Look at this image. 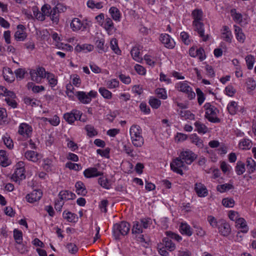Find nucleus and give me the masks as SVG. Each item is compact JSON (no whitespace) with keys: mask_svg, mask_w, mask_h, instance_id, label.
I'll return each mask as SVG.
<instances>
[{"mask_svg":"<svg viewBox=\"0 0 256 256\" xmlns=\"http://www.w3.org/2000/svg\"><path fill=\"white\" fill-rule=\"evenodd\" d=\"M166 234L168 237L164 238L162 239V242L160 244H162L167 250L172 252L175 250L176 246L170 238L176 240L178 242L181 240L182 238L179 235L170 231L166 232Z\"/></svg>","mask_w":256,"mask_h":256,"instance_id":"obj_1","label":"nucleus"},{"mask_svg":"<svg viewBox=\"0 0 256 256\" xmlns=\"http://www.w3.org/2000/svg\"><path fill=\"white\" fill-rule=\"evenodd\" d=\"M130 226L126 222L123 221L114 226L113 230L116 238H118L120 235H126L130 231Z\"/></svg>","mask_w":256,"mask_h":256,"instance_id":"obj_2","label":"nucleus"},{"mask_svg":"<svg viewBox=\"0 0 256 256\" xmlns=\"http://www.w3.org/2000/svg\"><path fill=\"white\" fill-rule=\"evenodd\" d=\"M204 108L206 110L205 117L210 122L218 123L220 122V119L216 117V112L218 111L216 108L212 106L210 103H206Z\"/></svg>","mask_w":256,"mask_h":256,"instance_id":"obj_3","label":"nucleus"},{"mask_svg":"<svg viewBox=\"0 0 256 256\" xmlns=\"http://www.w3.org/2000/svg\"><path fill=\"white\" fill-rule=\"evenodd\" d=\"M24 166V164L23 162L20 161L16 164L14 172L12 176V179L14 181L20 182L26 178Z\"/></svg>","mask_w":256,"mask_h":256,"instance_id":"obj_4","label":"nucleus"},{"mask_svg":"<svg viewBox=\"0 0 256 256\" xmlns=\"http://www.w3.org/2000/svg\"><path fill=\"white\" fill-rule=\"evenodd\" d=\"M170 168L173 172L182 175V170H186L187 166L183 160L178 156V157L176 158L171 162Z\"/></svg>","mask_w":256,"mask_h":256,"instance_id":"obj_5","label":"nucleus"},{"mask_svg":"<svg viewBox=\"0 0 256 256\" xmlns=\"http://www.w3.org/2000/svg\"><path fill=\"white\" fill-rule=\"evenodd\" d=\"M176 88L180 92L186 93L190 100H192L196 97V94L192 90V88L186 82H180L176 85Z\"/></svg>","mask_w":256,"mask_h":256,"instance_id":"obj_6","label":"nucleus"},{"mask_svg":"<svg viewBox=\"0 0 256 256\" xmlns=\"http://www.w3.org/2000/svg\"><path fill=\"white\" fill-rule=\"evenodd\" d=\"M179 156L186 164H190L196 159L197 156L192 150H186L180 152Z\"/></svg>","mask_w":256,"mask_h":256,"instance_id":"obj_7","label":"nucleus"},{"mask_svg":"<svg viewBox=\"0 0 256 256\" xmlns=\"http://www.w3.org/2000/svg\"><path fill=\"white\" fill-rule=\"evenodd\" d=\"M82 112L76 110H73L70 112H67L64 114V118L69 124H73L78 118H80Z\"/></svg>","mask_w":256,"mask_h":256,"instance_id":"obj_8","label":"nucleus"},{"mask_svg":"<svg viewBox=\"0 0 256 256\" xmlns=\"http://www.w3.org/2000/svg\"><path fill=\"white\" fill-rule=\"evenodd\" d=\"M192 25L194 28V30L196 32L199 36L202 38L204 42L207 41L209 38L208 34H204V25L202 22H193Z\"/></svg>","mask_w":256,"mask_h":256,"instance_id":"obj_9","label":"nucleus"},{"mask_svg":"<svg viewBox=\"0 0 256 256\" xmlns=\"http://www.w3.org/2000/svg\"><path fill=\"white\" fill-rule=\"evenodd\" d=\"M218 228L219 232L224 236H228L231 232L230 224L223 219L219 220V226Z\"/></svg>","mask_w":256,"mask_h":256,"instance_id":"obj_10","label":"nucleus"},{"mask_svg":"<svg viewBox=\"0 0 256 256\" xmlns=\"http://www.w3.org/2000/svg\"><path fill=\"white\" fill-rule=\"evenodd\" d=\"M32 129L31 126L26 123L21 124L18 127V133L26 138L31 136Z\"/></svg>","mask_w":256,"mask_h":256,"instance_id":"obj_11","label":"nucleus"},{"mask_svg":"<svg viewBox=\"0 0 256 256\" xmlns=\"http://www.w3.org/2000/svg\"><path fill=\"white\" fill-rule=\"evenodd\" d=\"M160 40L166 48L172 49L175 46V42L168 34H161Z\"/></svg>","mask_w":256,"mask_h":256,"instance_id":"obj_12","label":"nucleus"},{"mask_svg":"<svg viewBox=\"0 0 256 256\" xmlns=\"http://www.w3.org/2000/svg\"><path fill=\"white\" fill-rule=\"evenodd\" d=\"M84 176L87 178H96L103 175V172L98 171L95 167H90L86 169L84 172Z\"/></svg>","mask_w":256,"mask_h":256,"instance_id":"obj_13","label":"nucleus"},{"mask_svg":"<svg viewBox=\"0 0 256 256\" xmlns=\"http://www.w3.org/2000/svg\"><path fill=\"white\" fill-rule=\"evenodd\" d=\"M42 196V192L40 190H34L31 193L28 194L26 198L30 203H34L38 201Z\"/></svg>","mask_w":256,"mask_h":256,"instance_id":"obj_14","label":"nucleus"},{"mask_svg":"<svg viewBox=\"0 0 256 256\" xmlns=\"http://www.w3.org/2000/svg\"><path fill=\"white\" fill-rule=\"evenodd\" d=\"M194 190L200 197H205L208 196V192L206 186L202 183L195 184Z\"/></svg>","mask_w":256,"mask_h":256,"instance_id":"obj_15","label":"nucleus"},{"mask_svg":"<svg viewBox=\"0 0 256 256\" xmlns=\"http://www.w3.org/2000/svg\"><path fill=\"white\" fill-rule=\"evenodd\" d=\"M18 30L15 32L14 37L17 40L23 41L26 37V34L24 32V26L22 24L17 26Z\"/></svg>","mask_w":256,"mask_h":256,"instance_id":"obj_16","label":"nucleus"},{"mask_svg":"<svg viewBox=\"0 0 256 256\" xmlns=\"http://www.w3.org/2000/svg\"><path fill=\"white\" fill-rule=\"evenodd\" d=\"M80 102L84 104H88L90 102L92 99L84 92H76L74 94Z\"/></svg>","mask_w":256,"mask_h":256,"instance_id":"obj_17","label":"nucleus"},{"mask_svg":"<svg viewBox=\"0 0 256 256\" xmlns=\"http://www.w3.org/2000/svg\"><path fill=\"white\" fill-rule=\"evenodd\" d=\"M76 196L74 193L66 190H62L58 194L59 198L63 201L74 200Z\"/></svg>","mask_w":256,"mask_h":256,"instance_id":"obj_18","label":"nucleus"},{"mask_svg":"<svg viewBox=\"0 0 256 256\" xmlns=\"http://www.w3.org/2000/svg\"><path fill=\"white\" fill-rule=\"evenodd\" d=\"M228 217L230 220L235 222L236 226L239 229L240 228V217L238 212L230 210L228 213Z\"/></svg>","mask_w":256,"mask_h":256,"instance_id":"obj_19","label":"nucleus"},{"mask_svg":"<svg viewBox=\"0 0 256 256\" xmlns=\"http://www.w3.org/2000/svg\"><path fill=\"white\" fill-rule=\"evenodd\" d=\"M109 12L114 21L120 22V20L121 14L117 8L114 6L111 7L109 10Z\"/></svg>","mask_w":256,"mask_h":256,"instance_id":"obj_20","label":"nucleus"},{"mask_svg":"<svg viewBox=\"0 0 256 256\" xmlns=\"http://www.w3.org/2000/svg\"><path fill=\"white\" fill-rule=\"evenodd\" d=\"M130 138L142 136V130L139 126L134 124L130 128Z\"/></svg>","mask_w":256,"mask_h":256,"instance_id":"obj_21","label":"nucleus"},{"mask_svg":"<svg viewBox=\"0 0 256 256\" xmlns=\"http://www.w3.org/2000/svg\"><path fill=\"white\" fill-rule=\"evenodd\" d=\"M107 32L108 34H110L112 30L114 29V24L112 20L106 16L104 22L103 26H102Z\"/></svg>","mask_w":256,"mask_h":256,"instance_id":"obj_22","label":"nucleus"},{"mask_svg":"<svg viewBox=\"0 0 256 256\" xmlns=\"http://www.w3.org/2000/svg\"><path fill=\"white\" fill-rule=\"evenodd\" d=\"M10 164L6 152L4 150H0V164L3 167H6Z\"/></svg>","mask_w":256,"mask_h":256,"instance_id":"obj_23","label":"nucleus"},{"mask_svg":"<svg viewBox=\"0 0 256 256\" xmlns=\"http://www.w3.org/2000/svg\"><path fill=\"white\" fill-rule=\"evenodd\" d=\"M178 114L184 120H192L194 119V114L188 110H178Z\"/></svg>","mask_w":256,"mask_h":256,"instance_id":"obj_24","label":"nucleus"},{"mask_svg":"<svg viewBox=\"0 0 256 256\" xmlns=\"http://www.w3.org/2000/svg\"><path fill=\"white\" fill-rule=\"evenodd\" d=\"M75 187L76 188V192L78 195L86 196L87 194V190L82 182L80 181L76 182Z\"/></svg>","mask_w":256,"mask_h":256,"instance_id":"obj_25","label":"nucleus"},{"mask_svg":"<svg viewBox=\"0 0 256 256\" xmlns=\"http://www.w3.org/2000/svg\"><path fill=\"white\" fill-rule=\"evenodd\" d=\"M58 7H54L50 10V18L53 23L57 24L59 22V12Z\"/></svg>","mask_w":256,"mask_h":256,"instance_id":"obj_26","label":"nucleus"},{"mask_svg":"<svg viewBox=\"0 0 256 256\" xmlns=\"http://www.w3.org/2000/svg\"><path fill=\"white\" fill-rule=\"evenodd\" d=\"M83 24L81 20L78 18H74L72 20L70 26L73 31H78L82 27Z\"/></svg>","mask_w":256,"mask_h":256,"instance_id":"obj_27","label":"nucleus"},{"mask_svg":"<svg viewBox=\"0 0 256 256\" xmlns=\"http://www.w3.org/2000/svg\"><path fill=\"white\" fill-rule=\"evenodd\" d=\"M131 55L134 60L138 62H141L142 60V56L140 54V51L138 47H133L130 51Z\"/></svg>","mask_w":256,"mask_h":256,"instance_id":"obj_28","label":"nucleus"},{"mask_svg":"<svg viewBox=\"0 0 256 256\" xmlns=\"http://www.w3.org/2000/svg\"><path fill=\"white\" fill-rule=\"evenodd\" d=\"M180 230L182 234L190 236L192 234L190 226L186 223H182L180 226Z\"/></svg>","mask_w":256,"mask_h":256,"instance_id":"obj_29","label":"nucleus"},{"mask_svg":"<svg viewBox=\"0 0 256 256\" xmlns=\"http://www.w3.org/2000/svg\"><path fill=\"white\" fill-rule=\"evenodd\" d=\"M130 139L133 146L136 148H140L144 144V139L142 136L132 137L130 138Z\"/></svg>","mask_w":256,"mask_h":256,"instance_id":"obj_30","label":"nucleus"},{"mask_svg":"<svg viewBox=\"0 0 256 256\" xmlns=\"http://www.w3.org/2000/svg\"><path fill=\"white\" fill-rule=\"evenodd\" d=\"M38 154L36 152L32 150L27 151L24 154L27 160L33 162H36L38 160Z\"/></svg>","mask_w":256,"mask_h":256,"instance_id":"obj_31","label":"nucleus"},{"mask_svg":"<svg viewBox=\"0 0 256 256\" xmlns=\"http://www.w3.org/2000/svg\"><path fill=\"white\" fill-rule=\"evenodd\" d=\"M222 38L226 42H230L232 38L231 32L229 28L227 26L223 27V32L222 33Z\"/></svg>","mask_w":256,"mask_h":256,"instance_id":"obj_32","label":"nucleus"},{"mask_svg":"<svg viewBox=\"0 0 256 256\" xmlns=\"http://www.w3.org/2000/svg\"><path fill=\"white\" fill-rule=\"evenodd\" d=\"M96 44L97 48L98 49L99 53H102L107 50L108 46L104 45V40L102 38L96 40Z\"/></svg>","mask_w":256,"mask_h":256,"instance_id":"obj_33","label":"nucleus"},{"mask_svg":"<svg viewBox=\"0 0 256 256\" xmlns=\"http://www.w3.org/2000/svg\"><path fill=\"white\" fill-rule=\"evenodd\" d=\"M194 126L196 128L197 132L199 134H206L208 132V128L204 124L200 122H196L194 123Z\"/></svg>","mask_w":256,"mask_h":256,"instance_id":"obj_34","label":"nucleus"},{"mask_svg":"<svg viewBox=\"0 0 256 256\" xmlns=\"http://www.w3.org/2000/svg\"><path fill=\"white\" fill-rule=\"evenodd\" d=\"M98 184L103 188L109 190L110 188V184L107 178L104 176L98 178Z\"/></svg>","mask_w":256,"mask_h":256,"instance_id":"obj_35","label":"nucleus"},{"mask_svg":"<svg viewBox=\"0 0 256 256\" xmlns=\"http://www.w3.org/2000/svg\"><path fill=\"white\" fill-rule=\"evenodd\" d=\"M142 227L140 222L136 221L134 222L133 227L132 228V233L134 234H139L142 232Z\"/></svg>","mask_w":256,"mask_h":256,"instance_id":"obj_36","label":"nucleus"},{"mask_svg":"<svg viewBox=\"0 0 256 256\" xmlns=\"http://www.w3.org/2000/svg\"><path fill=\"white\" fill-rule=\"evenodd\" d=\"M63 216L68 222H75L78 218L76 214L69 212H66V211L63 212Z\"/></svg>","mask_w":256,"mask_h":256,"instance_id":"obj_37","label":"nucleus"},{"mask_svg":"<svg viewBox=\"0 0 256 256\" xmlns=\"http://www.w3.org/2000/svg\"><path fill=\"white\" fill-rule=\"evenodd\" d=\"M2 140L6 146L9 149L11 150L14 148V143L12 140L10 136L6 134L2 136Z\"/></svg>","mask_w":256,"mask_h":256,"instance_id":"obj_38","label":"nucleus"},{"mask_svg":"<svg viewBox=\"0 0 256 256\" xmlns=\"http://www.w3.org/2000/svg\"><path fill=\"white\" fill-rule=\"evenodd\" d=\"M28 88L31 89L34 93H38L45 90V88L44 86H36L33 83L28 84Z\"/></svg>","mask_w":256,"mask_h":256,"instance_id":"obj_39","label":"nucleus"},{"mask_svg":"<svg viewBox=\"0 0 256 256\" xmlns=\"http://www.w3.org/2000/svg\"><path fill=\"white\" fill-rule=\"evenodd\" d=\"M99 92L106 99L110 100L112 98V93L104 87H100L98 90Z\"/></svg>","mask_w":256,"mask_h":256,"instance_id":"obj_40","label":"nucleus"},{"mask_svg":"<svg viewBox=\"0 0 256 256\" xmlns=\"http://www.w3.org/2000/svg\"><path fill=\"white\" fill-rule=\"evenodd\" d=\"M46 78L51 87H54L57 84L58 80L53 74L48 73Z\"/></svg>","mask_w":256,"mask_h":256,"instance_id":"obj_41","label":"nucleus"},{"mask_svg":"<svg viewBox=\"0 0 256 256\" xmlns=\"http://www.w3.org/2000/svg\"><path fill=\"white\" fill-rule=\"evenodd\" d=\"M192 16L194 19L193 22H201L202 20V12L200 10H194L192 12Z\"/></svg>","mask_w":256,"mask_h":256,"instance_id":"obj_42","label":"nucleus"},{"mask_svg":"<svg viewBox=\"0 0 256 256\" xmlns=\"http://www.w3.org/2000/svg\"><path fill=\"white\" fill-rule=\"evenodd\" d=\"M14 238L16 244L22 242V232L17 229L14 230Z\"/></svg>","mask_w":256,"mask_h":256,"instance_id":"obj_43","label":"nucleus"},{"mask_svg":"<svg viewBox=\"0 0 256 256\" xmlns=\"http://www.w3.org/2000/svg\"><path fill=\"white\" fill-rule=\"evenodd\" d=\"M246 168L249 173H252L256 170L255 162L252 158L247 160Z\"/></svg>","mask_w":256,"mask_h":256,"instance_id":"obj_44","label":"nucleus"},{"mask_svg":"<svg viewBox=\"0 0 256 256\" xmlns=\"http://www.w3.org/2000/svg\"><path fill=\"white\" fill-rule=\"evenodd\" d=\"M238 104L235 102H231L228 106L227 109L230 114H234L238 110Z\"/></svg>","mask_w":256,"mask_h":256,"instance_id":"obj_45","label":"nucleus"},{"mask_svg":"<svg viewBox=\"0 0 256 256\" xmlns=\"http://www.w3.org/2000/svg\"><path fill=\"white\" fill-rule=\"evenodd\" d=\"M246 86L248 92H250L255 89L256 84L254 80L252 78H248L246 82Z\"/></svg>","mask_w":256,"mask_h":256,"instance_id":"obj_46","label":"nucleus"},{"mask_svg":"<svg viewBox=\"0 0 256 256\" xmlns=\"http://www.w3.org/2000/svg\"><path fill=\"white\" fill-rule=\"evenodd\" d=\"M110 48L115 54H120L121 50L118 46V42L116 39H112L110 41Z\"/></svg>","mask_w":256,"mask_h":256,"instance_id":"obj_47","label":"nucleus"},{"mask_svg":"<svg viewBox=\"0 0 256 256\" xmlns=\"http://www.w3.org/2000/svg\"><path fill=\"white\" fill-rule=\"evenodd\" d=\"M192 142L194 144L198 147L202 148L203 146L202 140L200 139L196 134H193L191 136Z\"/></svg>","mask_w":256,"mask_h":256,"instance_id":"obj_48","label":"nucleus"},{"mask_svg":"<svg viewBox=\"0 0 256 256\" xmlns=\"http://www.w3.org/2000/svg\"><path fill=\"white\" fill-rule=\"evenodd\" d=\"M87 6L88 8H98L100 9L103 6L102 2H95L94 0H90L87 2Z\"/></svg>","mask_w":256,"mask_h":256,"instance_id":"obj_49","label":"nucleus"},{"mask_svg":"<svg viewBox=\"0 0 256 256\" xmlns=\"http://www.w3.org/2000/svg\"><path fill=\"white\" fill-rule=\"evenodd\" d=\"M32 11L34 16L38 20L44 21L45 20V18L42 14V12L38 10L36 7L32 8Z\"/></svg>","mask_w":256,"mask_h":256,"instance_id":"obj_50","label":"nucleus"},{"mask_svg":"<svg viewBox=\"0 0 256 256\" xmlns=\"http://www.w3.org/2000/svg\"><path fill=\"white\" fill-rule=\"evenodd\" d=\"M85 130L87 132L88 135L90 137L95 136L98 134V132L94 127L91 125H86L85 126Z\"/></svg>","mask_w":256,"mask_h":256,"instance_id":"obj_51","label":"nucleus"},{"mask_svg":"<svg viewBox=\"0 0 256 256\" xmlns=\"http://www.w3.org/2000/svg\"><path fill=\"white\" fill-rule=\"evenodd\" d=\"M149 104L152 108L156 109L160 106L161 102L158 98H151L149 100Z\"/></svg>","mask_w":256,"mask_h":256,"instance_id":"obj_52","label":"nucleus"},{"mask_svg":"<svg viewBox=\"0 0 256 256\" xmlns=\"http://www.w3.org/2000/svg\"><path fill=\"white\" fill-rule=\"evenodd\" d=\"M30 78L32 80L40 83L41 82L40 78L38 76L36 70H31L30 72Z\"/></svg>","mask_w":256,"mask_h":256,"instance_id":"obj_53","label":"nucleus"},{"mask_svg":"<svg viewBox=\"0 0 256 256\" xmlns=\"http://www.w3.org/2000/svg\"><path fill=\"white\" fill-rule=\"evenodd\" d=\"M207 219L210 224L213 228H218L219 226V220L218 221L216 219L212 216H208Z\"/></svg>","mask_w":256,"mask_h":256,"instance_id":"obj_54","label":"nucleus"},{"mask_svg":"<svg viewBox=\"0 0 256 256\" xmlns=\"http://www.w3.org/2000/svg\"><path fill=\"white\" fill-rule=\"evenodd\" d=\"M232 184H223L218 185L216 189L220 192H225L232 188Z\"/></svg>","mask_w":256,"mask_h":256,"instance_id":"obj_55","label":"nucleus"},{"mask_svg":"<svg viewBox=\"0 0 256 256\" xmlns=\"http://www.w3.org/2000/svg\"><path fill=\"white\" fill-rule=\"evenodd\" d=\"M196 92L198 96V102L200 105H202L205 100V96L203 92L200 90V88H197L196 89Z\"/></svg>","mask_w":256,"mask_h":256,"instance_id":"obj_56","label":"nucleus"},{"mask_svg":"<svg viewBox=\"0 0 256 256\" xmlns=\"http://www.w3.org/2000/svg\"><path fill=\"white\" fill-rule=\"evenodd\" d=\"M66 248L68 249V252L72 254H76L78 250V246L74 243H68L66 245Z\"/></svg>","mask_w":256,"mask_h":256,"instance_id":"obj_57","label":"nucleus"},{"mask_svg":"<svg viewBox=\"0 0 256 256\" xmlns=\"http://www.w3.org/2000/svg\"><path fill=\"white\" fill-rule=\"evenodd\" d=\"M106 86L110 89L114 88L119 86V82L116 79H112L106 82Z\"/></svg>","mask_w":256,"mask_h":256,"instance_id":"obj_58","label":"nucleus"},{"mask_svg":"<svg viewBox=\"0 0 256 256\" xmlns=\"http://www.w3.org/2000/svg\"><path fill=\"white\" fill-rule=\"evenodd\" d=\"M52 166V160L50 159L47 158L44 160L42 166L44 170L47 172L50 171Z\"/></svg>","mask_w":256,"mask_h":256,"instance_id":"obj_59","label":"nucleus"},{"mask_svg":"<svg viewBox=\"0 0 256 256\" xmlns=\"http://www.w3.org/2000/svg\"><path fill=\"white\" fill-rule=\"evenodd\" d=\"M66 167L69 168L70 170H73L78 171L82 168L80 164H78L72 163L71 162H68L66 163Z\"/></svg>","mask_w":256,"mask_h":256,"instance_id":"obj_60","label":"nucleus"},{"mask_svg":"<svg viewBox=\"0 0 256 256\" xmlns=\"http://www.w3.org/2000/svg\"><path fill=\"white\" fill-rule=\"evenodd\" d=\"M224 206L227 208H232L234 204V201L231 198H224L222 200Z\"/></svg>","mask_w":256,"mask_h":256,"instance_id":"obj_61","label":"nucleus"},{"mask_svg":"<svg viewBox=\"0 0 256 256\" xmlns=\"http://www.w3.org/2000/svg\"><path fill=\"white\" fill-rule=\"evenodd\" d=\"M245 59L248 69H252L254 62V57L250 54L246 56Z\"/></svg>","mask_w":256,"mask_h":256,"instance_id":"obj_62","label":"nucleus"},{"mask_svg":"<svg viewBox=\"0 0 256 256\" xmlns=\"http://www.w3.org/2000/svg\"><path fill=\"white\" fill-rule=\"evenodd\" d=\"M143 228L146 229L152 224V220L150 218H144L140 220Z\"/></svg>","mask_w":256,"mask_h":256,"instance_id":"obj_63","label":"nucleus"},{"mask_svg":"<svg viewBox=\"0 0 256 256\" xmlns=\"http://www.w3.org/2000/svg\"><path fill=\"white\" fill-rule=\"evenodd\" d=\"M180 37L182 40L185 44L188 45L190 43L189 35L187 32H182L180 34Z\"/></svg>","mask_w":256,"mask_h":256,"instance_id":"obj_64","label":"nucleus"}]
</instances>
